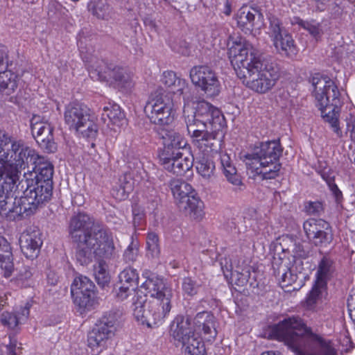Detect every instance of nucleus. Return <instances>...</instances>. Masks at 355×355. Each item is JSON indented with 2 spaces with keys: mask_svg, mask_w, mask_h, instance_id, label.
Listing matches in <instances>:
<instances>
[{
  "mask_svg": "<svg viewBox=\"0 0 355 355\" xmlns=\"http://www.w3.org/2000/svg\"><path fill=\"white\" fill-rule=\"evenodd\" d=\"M68 234L81 265L89 264L94 258L110 259L116 254L110 231L85 212H78L70 218Z\"/></svg>",
  "mask_w": 355,
  "mask_h": 355,
  "instance_id": "1",
  "label": "nucleus"
},
{
  "mask_svg": "<svg viewBox=\"0 0 355 355\" xmlns=\"http://www.w3.org/2000/svg\"><path fill=\"white\" fill-rule=\"evenodd\" d=\"M229 58L236 76L250 89L263 94L271 89L279 78V68L272 58H261L246 40L229 49Z\"/></svg>",
  "mask_w": 355,
  "mask_h": 355,
  "instance_id": "2",
  "label": "nucleus"
},
{
  "mask_svg": "<svg viewBox=\"0 0 355 355\" xmlns=\"http://www.w3.org/2000/svg\"><path fill=\"white\" fill-rule=\"evenodd\" d=\"M40 158L15 187L17 195L13 197L12 206L16 220L33 214L52 197L53 166L44 157Z\"/></svg>",
  "mask_w": 355,
  "mask_h": 355,
  "instance_id": "3",
  "label": "nucleus"
},
{
  "mask_svg": "<svg viewBox=\"0 0 355 355\" xmlns=\"http://www.w3.org/2000/svg\"><path fill=\"white\" fill-rule=\"evenodd\" d=\"M269 336L283 342L295 355H337L330 341L314 333L298 316L286 318L271 326Z\"/></svg>",
  "mask_w": 355,
  "mask_h": 355,
  "instance_id": "4",
  "label": "nucleus"
},
{
  "mask_svg": "<svg viewBox=\"0 0 355 355\" xmlns=\"http://www.w3.org/2000/svg\"><path fill=\"white\" fill-rule=\"evenodd\" d=\"M311 82L316 106L320 111L322 118L338 137H341L339 117L343 101L340 98L338 87L327 76L324 77L319 73L313 76Z\"/></svg>",
  "mask_w": 355,
  "mask_h": 355,
  "instance_id": "5",
  "label": "nucleus"
},
{
  "mask_svg": "<svg viewBox=\"0 0 355 355\" xmlns=\"http://www.w3.org/2000/svg\"><path fill=\"white\" fill-rule=\"evenodd\" d=\"M10 143L11 148L5 149L7 160L0 161L4 164L0 168L2 175L7 182L6 187L12 190L19 180L21 169L25 168L29 164L33 165L37 160H41V158L34 149L27 146L21 139L12 141L10 139Z\"/></svg>",
  "mask_w": 355,
  "mask_h": 355,
  "instance_id": "6",
  "label": "nucleus"
},
{
  "mask_svg": "<svg viewBox=\"0 0 355 355\" xmlns=\"http://www.w3.org/2000/svg\"><path fill=\"white\" fill-rule=\"evenodd\" d=\"M173 293H163L147 302V296L137 293L132 299L133 315L136 320L148 327L161 324L172 308Z\"/></svg>",
  "mask_w": 355,
  "mask_h": 355,
  "instance_id": "7",
  "label": "nucleus"
},
{
  "mask_svg": "<svg viewBox=\"0 0 355 355\" xmlns=\"http://www.w3.org/2000/svg\"><path fill=\"white\" fill-rule=\"evenodd\" d=\"M78 45L83 61L88 64L91 78L94 80L110 82L121 88H129L132 86V78L123 68L112 64H108L103 60H99L95 56L83 55L84 48L82 46V42H78Z\"/></svg>",
  "mask_w": 355,
  "mask_h": 355,
  "instance_id": "8",
  "label": "nucleus"
},
{
  "mask_svg": "<svg viewBox=\"0 0 355 355\" xmlns=\"http://www.w3.org/2000/svg\"><path fill=\"white\" fill-rule=\"evenodd\" d=\"M65 123L83 137L94 139L98 134V125L90 108L84 103L72 102L65 107Z\"/></svg>",
  "mask_w": 355,
  "mask_h": 355,
  "instance_id": "9",
  "label": "nucleus"
},
{
  "mask_svg": "<svg viewBox=\"0 0 355 355\" xmlns=\"http://www.w3.org/2000/svg\"><path fill=\"white\" fill-rule=\"evenodd\" d=\"M169 187L180 211L195 219L204 214V203L196 196L191 184L181 179H172Z\"/></svg>",
  "mask_w": 355,
  "mask_h": 355,
  "instance_id": "10",
  "label": "nucleus"
},
{
  "mask_svg": "<svg viewBox=\"0 0 355 355\" xmlns=\"http://www.w3.org/2000/svg\"><path fill=\"white\" fill-rule=\"evenodd\" d=\"M144 112L152 123L159 126L171 124L174 120L172 100L163 94H153L144 107Z\"/></svg>",
  "mask_w": 355,
  "mask_h": 355,
  "instance_id": "11",
  "label": "nucleus"
},
{
  "mask_svg": "<svg viewBox=\"0 0 355 355\" xmlns=\"http://www.w3.org/2000/svg\"><path fill=\"white\" fill-rule=\"evenodd\" d=\"M119 317L120 313L116 311L105 313L89 332L88 346L92 349L100 347L101 351L105 347L107 340L114 336L116 324Z\"/></svg>",
  "mask_w": 355,
  "mask_h": 355,
  "instance_id": "12",
  "label": "nucleus"
},
{
  "mask_svg": "<svg viewBox=\"0 0 355 355\" xmlns=\"http://www.w3.org/2000/svg\"><path fill=\"white\" fill-rule=\"evenodd\" d=\"M283 151L279 140H273L261 143L254 148L252 153L243 155V162L247 167L257 166L258 164L279 162Z\"/></svg>",
  "mask_w": 355,
  "mask_h": 355,
  "instance_id": "13",
  "label": "nucleus"
},
{
  "mask_svg": "<svg viewBox=\"0 0 355 355\" xmlns=\"http://www.w3.org/2000/svg\"><path fill=\"white\" fill-rule=\"evenodd\" d=\"M95 285L87 277H76L71 285V294L73 303L83 310H90L96 303Z\"/></svg>",
  "mask_w": 355,
  "mask_h": 355,
  "instance_id": "14",
  "label": "nucleus"
},
{
  "mask_svg": "<svg viewBox=\"0 0 355 355\" xmlns=\"http://www.w3.org/2000/svg\"><path fill=\"white\" fill-rule=\"evenodd\" d=\"M268 34L277 51L284 52L288 56L296 53L295 42L291 35L284 28L281 20L275 16L269 17Z\"/></svg>",
  "mask_w": 355,
  "mask_h": 355,
  "instance_id": "15",
  "label": "nucleus"
},
{
  "mask_svg": "<svg viewBox=\"0 0 355 355\" xmlns=\"http://www.w3.org/2000/svg\"><path fill=\"white\" fill-rule=\"evenodd\" d=\"M192 83L199 87L207 96L212 97L219 94L220 84L215 72L209 67H193L190 71Z\"/></svg>",
  "mask_w": 355,
  "mask_h": 355,
  "instance_id": "16",
  "label": "nucleus"
},
{
  "mask_svg": "<svg viewBox=\"0 0 355 355\" xmlns=\"http://www.w3.org/2000/svg\"><path fill=\"white\" fill-rule=\"evenodd\" d=\"M193 112L200 125H204L205 130L219 132L225 125V117L221 112L208 102H199Z\"/></svg>",
  "mask_w": 355,
  "mask_h": 355,
  "instance_id": "17",
  "label": "nucleus"
},
{
  "mask_svg": "<svg viewBox=\"0 0 355 355\" xmlns=\"http://www.w3.org/2000/svg\"><path fill=\"white\" fill-rule=\"evenodd\" d=\"M162 139L163 149L159 154V159H168V157L180 155V150L187 146L183 136L172 129H163L159 132Z\"/></svg>",
  "mask_w": 355,
  "mask_h": 355,
  "instance_id": "18",
  "label": "nucleus"
},
{
  "mask_svg": "<svg viewBox=\"0 0 355 355\" xmlns=\"http://www.w3.org/2000/svg\"><path fill=\"white\" fill-rule=\"evenodd\" d=\"M20 248L24 255L29 259H34L40 254L43 241L40 230L25 231L19 238Z\"/></svg>",
  "mask_w": 355,
  "mask_h": 355,
  "instance_id": "19",
  "label": "nucleus"
},
{
  "mask_svg": "<svg viewBox=\"0 0 355 355\" xmlns=\"http://www.w3.org/2000/svg\"><path fill=\"white\" fill-rule=\"evenodd\" d=\"M263 15L256 8L241 7L237 12L236 19L238 26L246 34H251Z\"/></svg>",
  "mask_w": 355,
  "mask_h": 355,
  "instance_id": "20",
  "label": "nucleus"
},
{
  "mask_svg": "<svg viewBox=\"0 0 355 355\" xmlns=\"http://www.w3.org/2000/svg\"><path fill=\"white\" fill-rule=\"evenodd\" d=\"M193 156L183 157L182 153L177 156L168 157V159H159V163L164 169L177 175H182L189 171L193 165Z\"/></svg>",
  "mask_w": 355,
  "mask_h": 355,
  "instance_id": "21",
  "label": "nucleus"
},
{
  "mask_svg": "<svg viewBox=\"0 0 355 355\" xmlns=\"http://www.w3.org/2000/svg\"><path fill=\"white\" fill-rule=\"evenodd\" d=\"M191 320L188 315H178L172 322L171 335L178 342L177 345L184 343L194 334L191 326Z\"/></svg>",
  "mask_w": 355,
  "mask_h": 355,
  "instance_id": "22",
  "label": "nucleus"
},
{
  "mask_svg": "<svg viewBox=\"0 0 355 355\" xmlns=\"http://www.w3.org/2000/svg\"><path fill=\"white\" fill-rule=\"evenodd\" d=\"M193 324L197 330H202L205 338L211 341L217 336L216 319L209 311H202L196 314Z\"/></svg>",
  "mask_w": 355,
  "mask_h": 355,
  "instance_id": "23",
  "label": "nucleus"
},
{
  "mask_svg": "<svg viewBox=\"0 0 355 355\" xmlns=\"http://www.w3.org/2000/svg\"><path fill=\"white\" fill-rule=\"evenodd\" d=\"M141 288L146 292V295H149L152 299L163 296L166 291L173 293L172 288L166 285L164 279L155 274L149 275L141 285Z\"/></svg>",
  "mask_w": 355,
  "mask_h": 355,
  "instance_id": "24",
  "label": "nucleus"
},
{
  "mask_svg": "<svg viewBox=\"0 0 355 355\" xmlns=\"http://www.w3.org/2000/svg\"><path fill=\"white\" fill-rule=\"evenodd\" d=\"M217 132L205 130L200 135H197L196 139H193V144L198 149L200 153L208 154L211 151L217 150L219 145V140L216 138Z\"/></svg>",
  "mask_w": 355,
  "mask_h": 355,
  "instance_id": "25",
  "label": "nucleus"
},
{
  "mask_svg": "<svg viewBox=\"0 0 355 355\" xmlns=\"http://www.w3.org/2000/svg\"><path fill=\"white\" fill-rule=\"evenodd\" d=\"M220 160L223 173L228 182L235 187H238L241 190V187L244 185L241 175L237 173V170L234 166L230 155L225 153H222L220 155Z\"/></svg>",
  "mask_w": 355,
  "mask_h": 355,
  "instance_id": "26",
  "label": "nucleus"
},
{
  "mask_svg": "<svg viewBox=\"0 0 355 355\" xmlns=\"http://www.w3.org/2000/svg\"><path fill=\"white\" fill-rule=\"evenodd\" d=\"M135 182L132 173H125L119 178V185L112 189V196L119 200H125L134 189Z\"/></svg>",
  "mask_w": 355,
  "mask_h": 355,
  "instance_id": "27",
  "label": "nucleus"
},
{
  "mask_svg": "<svg viewBox=\"0 0 355 355\" xmlns=\"http://www.w3.org/2000/svg\"><path fill=\"white\" fill-rule=\"evenodd\" d=\"M198 173L204 179H211L215 173V164L207 153H198L194 157Z\"/></svg>",
  "mask_w": 355,
  "mask_h": 355,
  "instance_id": "28",
  "label": "nucleus"
},
{
  "mask_svg": "<svg viewBox=\"0 0 355 355\" xmlns=\"http://www.w3.org/2000/svg\"><path fill=\"white\" fill-rule=\"evenodd\" d=\"M335 270L336 266L334 260L328 255L323 256L318 263L315 282H319L321 286H326L327 280L333 276Z\"/></svg>",
  "mask_w": 355,
  "mask_h": 355,
  "instance_id": "29",
  "label": "nucleus"
},
{
  "mask_svg": "<svg viewBox=\"0 0 355 355\" xmlns=\"http://www.w3.org/2000/svg\"><path fill=\"white\" fill-rule=\"evenodd\" d=\"M282 164L279 162L266 163V164H258L254 167H247L254 172L255 175H260L263 180L274 179L279 176Z\"/></svg>",
  "mask_w": 355,
  "mask_h": 355,
  "instance_id": "30",
  "label": "nucleus"
},
{
  "mask_svg": "<svg viewBox=\"0 0 355 355\" xmlns=\"http://www.w3.org/2000/svg\"><path fill=\"white\" fill-rule=\"evenodd\" d=\"M101 119L104 123L107 121V125L111 123L119 125L125 119V115L119 105L115 103H109L108 105L103 107Z\"/></svg>",
  "mask_w": 355,
  "mask_h": 355,
  "instance_id": "31",
  "label": "nucleus"
},
{
  "mask_svg": "<svg viewBox=\"0 0 355 355\" xmlns=\"http://www.w3.org/2000/svg\"><path fill=\"white\" fill-rule=\"evenodd\" d=\"M274 275L279 280L281 287L284 288L292 285L296 280V275H293L286 264L282 262L278 265L277 263H272Z\"/></svg>",
  "mask_w": 355,
  "mask_h": 355,
  "instance_id": "32",
  "label": "nucleus"
},
{
  "mask_svg": "<svg viewBox=\"0 0 355 355\" xmlns=\"http://www.w3.org/2000/svg\"><path fill=\"white\" fill-rule=\"evenodd\" d=\"M183 114L188 132L191 135L193 140L196 138L197 135H200L206 128L204 125H200V123L197 121V117L193 110H191V114H189V109L186 106V104L184 107Z\"/></svg>",
  "mask_w": 355,
  "mask_h": 355,
  "instance_id": "33",
  "label": "nucleus"
},
{
  "mask_svg": "<svg viewBox=\"0 0 355 355\" xmlns=\"http://www.w3.org/2000/svg\"><path fill=\"white\" fill-rule=\"evenodd\" d=\"M17 76L11 71H0V92L10 95L17 87Z\"/></svg>",
  "mask_w": 355,
  "mask_h": 355,
  "instance_id": "34",
  "label": "nucleus"
},
{
  "mask_svg": "<svg viewBox=\"0 0 355 355\" xmlns=\"http://www.w3.org/2000/svg\"><path fill=\"white\" fill-rule=\"evenodd\" d=\"M182 345L184 347V352L189 355H207L204 343L195 334Z\"/></svg>",
  "mask_w": 355,
  "mask_h": 355,
  "instance_id": "35",
  "label": "nucleus"
},
{
  "mask_svg": "<svg viewBox=\"0 0 355 355\" xmlns=\"http://www.w3.org/2000/svg\"><path fill=\"white\" fill-rule=\"evenodd\" d=\"M334 239L332 228L327 222L323 229H320L319 232L310 241L314 245L317 247H327L329 245Z\"/></svg>",
  "mask_w": 355,
  "mask_h": 355,
  "instance_id": "36",
  "label": "nucleus"
},
{
  "mask_svg": "<svg viewBox=\"0 0 355 355\" xmlns=\"http://www.w3.org/2000/svg\"><path fill=\"white\" fill-rule=\"evenodd\" d=\"M202 288V281L198 278L186 277L182 279V291L184 295L193 297L199 293Z\"/></svg>",
  "mask_w": 355,
  "mask_h": 355,
  "instance_id": "37",
  "label": "nucleus"
},
{
  "mask_svg": "<svg viewBox=\"0 0 355 355\" xmlns=\"http://www.w3.org/2000/svg\"><path fill=\"white\" fill-rule=\"evenodd\" d=\"M53 128L51 127L47 133L44 132L34 137L40 148L47 153H53L57 149V144L53 139Z\"/></svg>",
  "mask_w": 355,
  "mask_h": 355,
  "instance_id": "38",
  "label": "nucleus"
},
{
  "mask_svg": "<svg viewBox=\"0 0 355 355\" xmlns=\"http://www.w3.org/2000/svg\"><path fill=\"white\" fill-rule=\"evenodd\" d=\"M162 81L167 87L174 88L177 92H180L181 94H184L185 81L178 78L173 71L164 72ZM173 92H175V90H173Z\"/></svg>",
  "mask_w": 355,
  "mask_h": 355,
  "instance_id": "39",
  "label": "nucleus"
},
{
  "mask_svg": "<svg viewBox=\"0 0 355 355\" xmlns=\"http://www.w3.org/2000/svg\"><path fill=\"white\" fill-rule=\"evenodd\" d=\"M159 237L155 232H149L146 236V255L148 258L157 259L160 255Z\"/></svg>",
  "mask_w": 355,
  "mask_h": 355,
  "instance_id": "40",
  "label": "nucleus"
},
{
  "mask_svg": "<svg viewBox=\"0 0 355 355\" xmlns=\"http://www.w3.org/2000/svg\"><path fill=\"white\" fill-rule=\"evenodd\" d=\"M327 222L322 219L309 218L303 223V229L306 237L311 241L313 236H315L320 229L324 228V225Z\"/></svg>",
  "mask_w": 355,
  "mask_h": 355,
  "instance_id": "41",
  "label": "nucleus"
},
{
  "mask_svg": "<svg viewBox=\"0 0 355 355\" xmlns=\"http://www.w3.org/2000/svg\"><path fill=\"white\" fill-rule=\"evenodd\" d=\"M295 23L307 31L316 40L320 38L324 33L322 24L315 21H304L300 18H297Z\"/></svg>",
  "mask_w": 355,
  "mask_h": 355,
  "instance_id": "42",
  "label": "nucleus"
},
{
  "mask_svg": "<svg viewBox=\"0 0 355 355\" xmlns=\"http://www.w3.org/2000/svg\"><path fill=\"white\" fill-rule=\"evenodd\" d=\"M119 279L121 284L135 289L138 283L139 275L135 269L127 268L120 272Z\"/></svg>",
  "mask_w": 355,
  "mask_h": 355,
  "instance_id": "43",
  "label": "nucleus"
},
{
  "mask_svg": "<svg viewBox=\"0 0 355 355\" xmlns=\"http://www.w3.org/2000/svg\"><path fill=\"white\" fill-rule=\"evenodd\" d=\"M293 247H295V238L291 235H284L275 243V254H279L280 252L292 254Z\"/></svg>",
  "mask_w": 355,
  "mask_h": 355,
  "instance_id": "44",
  "label": "nucleus"
},
{
  "mask_svg": "<svg viewBox=\"0 0 355 355\" xmlns=\"http://www.w3.org/2000/svg\"><path fill=\"white\" fill-rule=\"evenodd\" d=\"M51 127V124L39 115H33L31 120V133L33 137L44 132L47 133Z\"/></svg>",
  "mask_w": 355,
  "mask_h": 355,
  "instance_id": "45",
  "label": "nucleus"
},
{
  "mask_svg": "<svg viewBox=\"0 0 355 355\" xmlns=\"http://www.w3.org/2000/svg\"><path fill=\"white\" fill-rule=\"evenodd\" d=\"M325 286H321L319 282H315L312 289L308 293L306 298L305 306L309 309H313L318 301L320 300L322 291L324 288Z\"/></svg>",
  "mask_w": 355,
  "mask_h": 355,
  "instance_id": "46",
  "label": "nucleus"
},
{
  "mask_svg": "<svg viewBox=\"0 0 355 355\" xmlns=\"http://www.w3.org/2000/svg\"><path fill=\"white\" fill-rule=\"evenodd\" d=\"M317 171L320 174L322 179L326 181L336 201L338 202L342 198L343 194L338 186L335 184L334 178L329 176L328 172L326 171L325 167H324V168H320Z\"/></svg>",
  "mask_w": 355,
  "mask_h": 355,
  "instance_id": "47",
  "label": "nucleus"
},
{
  "mask_svg": "<svg viewBox=\"0 0 355 355\" xmlns=\"http://www.w3.org/2000/svg\"><path fill=\"white\" fill-rule=\"evenodd\" d=\"M0 268L5 277H9L11 276L14 270L12 252L4 254V255L0 257Z\"/></svg>",
  "mask_w": 355,
  "mask_h": 355,
  "instance_id": "48",
  "label": "nucleus"
},
{
  "mask_svg": "<svg viewBox=\"0 0 355 355\" xmlns=\"http://www.w3.org/2000/svg\"><path fill=\"white\" fill-rule=\"evenodd\" d=\"M1 322L3 326L14 329L21 322V318L15 313L6 311L1 315Z\"/></svg>",
  "mask_w": 355,
  "mask_h": 355,
  "instance_id": "49",
  "label": "nucleus"
},
{
  "mask_svg": "<svg viewBox=\"0 0 355 355\" xmlns=\"http://www.w3.org/2000/svg\"><path fill=\"white\" fill-rule=\"evenodd\" d=\"M95 278L98 284L102 287H104L110 282L109 274L103 264L101 262L95 268Z\"/></svg>",
  "mask_w": 355,
  "mask_h": 355,
  "instance_id": "50",
  "label": "nucleus"
},
{
  "mask_svg": "<svg viewBox=\"0 0 355 355\" xmlns=\"http://www.w3.org/2000/svg\"><path fill=\"white\" fill-rule=\"evenodd\" d=\"M139 248L137 243L132 241L123 253V259L126 263H132L138 257Z\"/></svg>",
  "mask_w": 355,
  "mask_h": 355,
  "instance_id": "51",
  "label": "nucleus"
},
{
  "mask_svg": "<svg viewBox=\"0 0 355 355\" xmlns=\"http://www.w3.org/2000/svg\"><path fill=\"white\" fill-rule=\"evenodd\" d=\"M137 293H141L143 292L141 291L136 292L135 288L121 284L119 288L115 291V296L118 300L123 301L126 300L128 296L132 295V293H134L135 296Z\"/></svg>",
  "mask_w": 355,
  "mask_h": 355,
  "instance_id": "52",
  "label": "nucleus"
},
{
  "mask_svg": "<svg viewBox=\"0 0 355 355\" xmlns=\"http://www.w3.org/2000/svg\"><path fill=\"white\" fill-rule=\"evenodd\" d=\"M133 225L135 228L142 226L145 214L143 209L137 205L132 207Z\"/></svg>",
  "mask_w": 355,
  "mask_h": 355,
  "instance_id": "53",
  "label": "nucleus"
},
{
  "mask_svg": "<svg viewBox=\"0 0 355 355\" xmlns=\"http://www.w3.org/2000/svg\"><path fill=\"white\" fill-rule=\"evenodd\" d=\"M10 142V137L4 130H0V161L7 160L5 147Z\"/></svg>",
  "mask_w": 355,
  "mask_h": 355,
  "instance_id": "54",
  "label": "nucleus"
},
{
  "mask_svg": "<svg viewBox=\"0 0 355 355\" xmlns=\"http://www.w3.org/2000/svg\"><path fill=\"white\" fill-rule=\"evenodd\" d=\"M250 275L249 270H243L241 272L236 271V273H233V276L235 277V284L239 286H243L248 283Z\"/></svg>",
  "mask_w": 355,
  "mask_h": 355,
  "instance_id": "55",
  "label": "nucleus"
},
{
  "mask_svg": "<svg viewBox=\"0 0 355 355\" xmlns=\"http://www.w3.org/2000/svg\"><path fill=\"white\" fill-rule=\"evenodd\" d=\"M305 209L306 212L311 215H320L323 211L322 204L320 202H309Z\"/></svg>",
  "mask_w": 355,
  "mask_h": 355,
  "instance_id": "56",
  "label": "nucleus"
},
{
  "mask_svg": "<svg viewBox=\"0 0 355 355\" xmlns=\"http://www.w3.org/2000/svg\"><path fill=\"white\" fill-rule=\"evenodd\" d=\"M173 50L184 56H189L191 54L190 46L184 41H182L179 44L174 46Z\"/></svg>",
  "mask_w": 355,
  "mask_h": 355,
  "instance_id": "57",
  "label": "nucleus"
},
{
  "mask_svg": "<svg viewBox=\"0 0 355 355\" xmlns=\"http://www.w3.org/2000/svg\"><path fill=\"white\" fill-rule=\"evenodd\" d=\"M347 308L350 318L355 324V293L351 294L348 297Z\"/></svg>",
  "mask_w": 355,
  "mask_h": 355,
  "instance_id": "58",
  "label": "nucleus"
},
{
  "mask_svg": "<svg viewBox=\"0 0 355 355\" xmlns=\"http://www.w3.org/2000/svg\"><path fill=\"white\" fill-rule=\"evenodd\" d=\"M8 49L5 46H0V71L6 69L8 66Z\"/></svg>",
  "mask_w": 355,
  "mask_h": 355,
  "instance_id": "59",
  "label": "nucleus"
},
{
  "mask_svg": "<svg viewBox=\"0 0 355 355\" xmlns=\"http://www.w3.org/2000/svg\"><path fill=\"white\" fill-rule=\"evenodd\" d=\"M11 252V247L8 241L0 236V257Z\"/></svg>",
  "mask_w": 355,
  "mask_h": 355,
  "instance_id": "60",
  "label": "nucleus"
},
{
  "mask_svg": "<svg viewBox=\"0 0 355 355\" xmlns=\"http://www.w3.org/2000/svg\"><path fill=\"white\" fill-rule=\"evenodd\" d=\"M292 254L294 257H296V256L302 257V256L305 255V251H304L302 244H301L300 242L297 243L295 239V247H293V248Z\"/></svg>",
  "mask_w": 355,
  "mask_h": 355,
  "instance_id": "61",
  "label": "nucleus"
},
{
  "mask_svg": "<svg viewBox=\"0 0 355 355\" xmlns=\"http://www.w3.org/2000/svg\"><path fill=\"white\" fill-rule=\"evenodd\" d=\"M8 355H17V340H12L10 338V343L6 346Z\"/></svg>",
  "mask_w": 355,
  "mask_h": 355,
  "instance_id": "62",
  "label": "nucleus"
},
{
  "mask_svg": "<svg viewBox=\"0 0 355 355\" xmlns=\"http://www.w3.org/2000/svg\"><path fill=\"white\" fill-rule=\"evenodd\" d=\"M222 12L226 15L230 16L232 13V4L229 0H224L223 8Z\"/></svg>",
  "mask_w": 355,
  "mask_h": 355,
  "instance_id": "63",
  "label": "nucleus"
},
{
  "mask_svg": "<svg viewBox=\"0 0 355 355\" xmlns=\"http://www.w3.org/2000/svg\"><path fill=\"white\" fill-rule=\"evenodd\" d=\"M31 276H32V273L30 271V270L27 268H24V270L20 271V273L19 275V278L22 280L28 279L31 278Z\"/></svg>",
  "mask_w": 355,
  "mask_h": 355,
  "instance_id": "64",
  "label": "nucleus"
}]
</instances>
